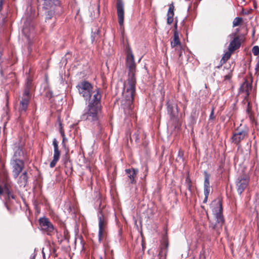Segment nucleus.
Listing matches in <instances>:
<instances>
[{"instance_id":"nucleus-36","label":"nucleus","mask_w":259,"mask_h":259,"mask_svg":"<svg viewBox=\"0 0 259 259\" xmlns=\"http://www.w3.org/2000/svg\"><path fill=\"white\" fill-rule=\"evenodd\" d=\"M53 145L54 147V151L56 150H59V147H58V143L56 139H54L53 141Z\"/></svg>"},{"instance_id":"nucleus-38","label":"nucleus","mask_w":259,"mask_h":259,"mask_svg":"<svg viewBox=\"0 0 259 259\" xmlns=\"http://www.w3.org/2000/svg\"><path fill=\"white\" fill-rule=\"evenodd\" d=\"M22 152L21 149H20L19 147L17 150L15 152L14 154V158H17V157H19L20 156Z\"/></svg>"},{"instance_id":"nucleus-21","label":"nucleus","mask_w":259,"mask_h":259,"mask_svg":"<svg viewBox=\"0 0 259 259\" xmlns=\"http://www.w3.org/2000/svg\"><path fill=\"white\" fill-rule=\"evenodd\" d=\"M47 11L45 13V21L46 22H49L50 20H53L52 21L55 22L56 18L55 17V14L57 10L54 9H49L47 10Z\"/></svg>"},{"instance_id":"nucleus-22","label":"nucleus","mask_w":259,"mask_h":259,"mask_svg":"<svg viewBox=\"0 0 259 259\" xmlns=\"http://www.w3.org/2000/svg\"><path fill=\"white\" fill-rule=\"evenodd\" d=\"M108 236V228H99L98 239L100 242L106 240Z\"/></svg>"},{"instance_id":"nucleus-39","label":"nucleus","mask_w":259,"mask_h":259,"mask_svg":"<svg viewBox=\"0 0 259 259\" xmlns=\"http://www.w3.org/2000/svg\"><path fill=\"white\" fill-rule=\"evenodd\" d=\"M174 16H167V23L168 25H171L174 21Z\"/></svg>"},{"instance_id":"nucleus-53","label":"nucleus","mask_w":259,"mask_h":259,"mask_svg":"<svg viewBox=\"0 0 259 259\" xmlns=\"http://www.w3.org/2000/svg\"><path fill=\"white\" fill-rule=\"evenodd\" d=\"M88 167L89 168V169L90 171H91V167H90V166H89V167Z\"/></svg>"},{"instance_id":"nucleus-15","label":"nucleus","mask_w":259,"mask_h":259,"mask_svg":"<svg viewBox=\"0 0 259 259\" xmlns=\"http://www.w3.org/2000/svg\"><path fill=\"white\" fill-rule=\"evenodd\" d=\"M42 8L45 10L62 9V3L60 0H44Z\"/></svg>"},{"instance_id":"nucleus-9","label":"nucleus","mask_w":259,"mask_h":259,"mask_svg":"<svg viewBox=\"0 0 259 259\" xmlns=\"http://www.w3.org/2000/svg\"><path fill=\"white\" fill-rule=\"evenodd\" d=\"M248 132L246 130H240L238 128L235 130L231 137L232 142L238 147H240V142L244 139L247 138Z\"/></svg>"},{"instance_id":"nucleus-4","label":"nucleus","mask_w":259,"mask_h":259,"mask_svg":"<svg viewBox=\"0 0 259 259\" xmlns=\"http://www.w3.org/2000/svg\"><path fill=\"white\" fill-rule=\"evenodd\" d=\"M76 88L80 96H81L84 100L90 101L93 92V85L88 81L83 80L78 83Z\"/></svg>"},{"instance_id":"nucleus-46","label":"nucleus","mask_w":259,"mask_h":259,"mask_svg":"<svg viewBox=\"0 0 259 259\" xmlns=\"http://www.w3.org/2000/svg\"><path fill=\"white\" fill-rule=\"evenodd\" d=\"M4 1L5 0H0V12L3 9Z\"/></svg>"},{"instance_id":"nucleus-28","label":"nucleus","mask_w":259,"mask_h":259,"mask_svg":"<svg viewBox=\"0 0 259 259\" xmlns=\"http://www.w3.org/2000/svg\"><path fill=\"white\" fill-rule=\"evenodd\" d=\"M65 172L68 176H71L73 172V166L72 163H66L64 165Z\"/></svg>"},{"instance_id":"nucleus-25","label":"nucleus","mask_w":259,"mask_h":259,"mask_svg":"<svg viewBox=\"0 0 259 259\" xmlns=\"http://www.w3.org/2000/svg\"><path fill=\"white\" fill-rule=\"evenodd\" d=\"M60 154L61 152L60 150L54 151L53 159L51 162L50 164V166L51 168H53L55 166L57 162L58 161L60 158Z\"/></svg>"},{"instance_id":"nucleus-44","label":"nucleus","mask_w":259,"mask_h":259,"mask_svg":"<svg viewBox=\"0 0 259 259\" xmlns=\"http://www.w3.org/2000/svg\"><path fill=\"white\" fill-rule=\"evenodd\" d=\"M204 195H205V198H204V199L203 200V203H206L207 201V199H208V195H209V192H204Z\"/></svg>"},{"instance_id":"nucleus-1","label":"nucleus","mask_w":259,"mask_h":259,"mask_svg":"<svg viewBox=\"0 0 259 259\" xmlns=\"http://www.w3.org/2000/svg\"><path fill=\"white\" fill-rule=\"evenodd\" d=\"M126 68L127 69V79L126 83H124L125 91L123 96L128 104L132 103L136 94V63L131 49L128 47L126 51Z\"/></svg>"},{"instance_id":"nucleus-14","label":"nucleus","mask_w":259,"mask_h":259,"mask_svg":"<svg viewBox=\"0 0 259 259\" xmlns=\"http://www.w3.org/2000/svg\"><path fill=\"white\" fill-rule=\"evenodd\" d=\"M117 14L119 24L121 28L123 26L124 12L123 9V3L122 0H117L116 2Z\"/></svg>"},{"instance_id":"nucleus-47","label":"nucleus","mask_w":259,"mask_h":259,"mask_svg":"<svg viewBox=\"0 0 259 259\" xmlns=\"http://www.w3.org/2000/svg\"><path fill=\"white\" fill-rule=\"evenodd\" d=\"M177 23H178V21L176 20L175 22V25H174V28H175L174 31H178L177 30V27H178Z\"/></svg>"},{"instance_id":"nucleus-51","label":"nucleus","mask_w":259,"mask_h":259,"mask_svg":"<svg viewBox=\"0 0 259 259\" xmlns=\"http://www.w3.org/2000/svg\"><path fill=\"white\" fill-rule=\"evenodd\" d=\"M242 2H241V4L245 3V0H241Z\"/></svg>"},{"instance_id":"nucleus-16","label":"nucleus","mask_w":259,"mask_h":259,"mask_svg":"<svg viewBox=\"0 0 259 259\" xmlns=\"http://www.w3.org/2000/svg\"><path fill=\"white\" fill-rule=\"evenodd\" d=\"M93 93H94L93 99H90L89 101V104L92 106H98L99 107H102L101 104V99L102 98V93L101 89L97 88L95 91H93Z\"/></svg>"},{"instance_id":"nucleus-2","label":"nucleus","mask_w":259,"mask_h":259,"mask_svg":"<svg viewBox=\"0 0 259 259\" xmlns=\"http://www.w3.org/2000/svg\"><path fill=\"white\" fill-rule=\"evenodd\" d=\"M87 111L81 116L82 120H88L93 124H96L98 132L102 133V127L100 123L102 117V107L88 105Z\"/></svg>"},{"instance_id":"nucleus-26","label":"nucleus","mask_w":259,"mask_h":259,"mask_svg":"<svg viewBox=\"0 0 259 259\" xmlns=\"http://www.w3.org/2000/svg\"><path fill=\"white\" fill-rule=\"evenodd\" d=\"M185 183L187 185V189L190 192L191 195H193L194 193V189H193V187L192 185V182L191 179L190 178L189 175L187 176V177L186 178Z\"/></svg>"},{"instance_id":"nucleus-11","label":"nucleus","mask_w":259,"mask_h":259,"mask_svg":"<svg viewBox=\"0 0 259 259\" xmlns=\"http://www.w3.org/2000/svg\"><path fill=\"white\" fill-rule=\"evenodd\" d=\"M11 163L13 165L14 177L17 178L24 168V162L22 160L15 158L12 161Z\"/></svg>"},{"instance_id":"nucleus-32","label":"nucleus","mask_w":259,"mask_h":259,"mask_svg":"<svg viewBox=\"0 0 259 259\" xmlns=\"http://www.w3.org/2000/svg\"><path fill=\"white\" fill-rule=\"evenodd\" d=\"M243 20L241 17H236L233 21V27L237 26L240 25L242 22Z\"/></svg>"},{"instance_id":"nucleus-43","label":"nucleus","mask_w":259,"mask_h":259,"mask_svg":"<svg viewBox=\"0 0 259 259\" xmlns=\"http://www.w3.org/2000/svg\"><path fill=\"white\" fill-rule=\"evenodd\" d=\"M28 28L26 27H24L23 30H22V32L23 33H24L26 36L27 37H29V35L28 34Z\"/></svg>"},{"instance_id":"nucleus-41","label":"nucleus","mask_w":259,"mask_h":259,"mask_svg":"<svg viewBox=\"0 0 259 259\" xmlns=\"http://www.w3.org/2000/svg\"><path fill=\"white\" fill-rule=\"evenodd\" d=\"M214 107H212L211 109V113L209 116V119L214 120L215 119V117L214 115Z\"/></svg>"},{"instance_id":"nucleus-54","label":"nucleus","mask_w":259,"mask_h":259,"mask_svg":"<svg viewBox=\"0 0 259 259\" xmlns=\"http://www.w3.org/2000/svg\"><path fill=\"white\" fill-rule=\"evenodd\" d=\"M100 259H103L102 257L100 256Z\"/></svg>"},{"instance_id":"nucleus-17","label":"nucleus","mask_w":259,"mask_h":259,"mask_svg":"<svg viewBox=\"0 0 259 259\" xmlns=\"http://www.w3.org/2000/svg\"><path fill=\"white\" fill-rule=\"evenodd\" d=\"M126 175H127V177L128 178V183L129 184H136V178L137 177V175L138 173V169L131 168L128 169H126L125 170Z\"/></svg>"},{"instance_id":"nucleus-7","label":"nucleus","mask_w":259,"mask_h":259,"mask_svg":"<svg viewBox=\"0 0 259 259\" xmlns=\"http://www.w3.org/2000/svg\"><path fill=\"white\" fill-rule=\"evenodd\" d=\"M166 105L168 114L170 116V119L173 120L175 122V127H176L178 126L179 122V109L178 105L177 103L172 100H168L166 103Z\"/></svg>"},{"instance_id":"nucleus-27","label":"nucleus","mask_w":259,"mask_h":259,"mask_svg":"<svg viewBox=\"0 0 259 259\" xmlns=\"http://www.w3.org/2000/svg\"><path fill=\"white\" fill-rule=\"evenodd\" d=\"M140 133V131L139 130H136L134 133L131 135L130 136V140L131 142L134 141L136 143L139 142L140 138L139 135Z\"/></svg>"},{"instance_id":"nucleus-29","label":"nucleus","mask_w":259,"mask_h":259,"mask_svg":"<svg viewBox=\"0 0 259 259\" xmlns=\"http://www.w3.org/2000/svg\"><path fill=\"white\" fill-rule=\"evenodd\" d=\"M100 34L99 29H97L96 31L94 32H92L91 35L92 42H94L95 41H97L98 39V36Z\"/></svg>"},{"instance_id":"nucleus-30","label":"nucleus","mask_w":259,"mask_h":259,"mask_svg":"<svg viewBox=\"0 0 259 259\" xmlns=\"http://www.w3.org/2000/svg\"><path fill=\"white\" fill-rule=\"evenodd\" d=\"M20 179H22L24 184L25 186L27 183L28 179V173L26 171H25L22 173V175L20 176Z\"/></svg>"},{"instance_id":"nucleus-13","label":"nucleus","mask_w":259,"mask_h":259,"mask_svg":"<svg viewBox=\"0 0 259 259\" xmlns=\"http://www.w3.org/2000/svg\"><path fill=\"white\" fill-rule=\"evenodd\" d=\"M30 99V96H25L22 95L21 100L20 101V105L19 107V112L20 116H23V115H26Z\"/></svg>"},{"instance_id":"nucleus-34","label":"nucleus","mask_w":259,"mask_h":259,"mask_svg":"<svg viewBox=\"0 0 259 259\" xmlns=\"http://www.w3.org/2000/svg\"><path fill=\"white\" fill-rule=\"evenodd\" d=\"M252 51L254 56L258 55L259 54V47L257 46H254Z\"/></svg>"},{"instance_id":"nucleus-49","label":"nucleus","mask_w":259,"mask_h":259,"mask_svg":"<svg viewBox=\"0 0 259 259\" xmlns=\"http://www.w3.org/2000/svg\"><path fill=\"white\" fill-rule=\"evenodd\" d=\"M257 67H259V60L257 62L256 69H257Z\"/></svg>"},{"instance_id":"nucleus-10","label":"nucleus","mask_w":259,"mask_h":259,"mask_svg":"<svg viewBox=\"0 0 259 259\" xmlns=\"http://www.w3.org/2000/svg\"><path fill=\"white\" fill-rule=\"evenodd\" d=\"M238 31L239 29H237V32H233L229 35V37L232 40L228 46V50H230V51L233 52L238 49L241 44L240 36L238 34Z\"/></svg>"},{"instance_id":"nucleus-20","label":"nucleus","mask_w":259,"mask_h":259,"mask_svg":"<svg viewBox=\"0 0 259 259\" xmlns=\"http://www.w3.org/2000/svg\"><path fill=\"white\" fill-rule=\"evenodd\" d=\"M32 80L30 77H28L27 78L24 87V92L22 94L23 96L31 97L30 92L32 87Z\"/></svg>"},{"instance_id":"nucleus-48","label":"nucleus","mask_w":259,"mask_h":259,"mask_svg":"<svg viewBox=\"0 0 259 259\" xmlns=\"http://www.w3.org/2000/svg\"><path fill=\"white\" fill-rule=\"evenodd\" d=\"M66 140H67V139L65 138V137H63L62 144L63 145H64V143Z\"/></svg>"},{"instance_id":"nucleus-8","label":"nucleus","mask_w":259,"mask_h":259,"mask_svg":"<svg viewBox=\"0 0 259 259\" xmlns=\"http://www.w3.org/2000/svg\"><path fill=\"white\" fill-rule=\"evenodd\" d=\"M249 181V177L246 174H242L238 177L235 184L237 192L239 195H241L248 187Z\"/></svg>"},{"instance_id":"nucleus-19","label":"nucleus","mask_w":259,"mask_h":259,"mask_svg":"<svg viewBox=\"0 0 259 259\" xmlns=\"http://www.w3.org/2000/svg\"><path fill=\"white\" fill-rule=\"evenodd\" d=\"M99 228H108V219L100 210L98 214Z\"/></svg>"},{"instance_id":"nucleus-24","label":"nucleus","mask_w":259,"mask_h":259,"mask_svg":"<svg viewBox=\"0 0 259 259\" xmlns=\"http://www.w3.org/2000/svg\"><path fill=\"white\" fill-rule=\"evenodd\" d=\"M233 53V52L230 51V50H228V51L224 54L222 59L220 61V64L219 66H217V68H220L224 64H225L230 58Z\"/></svg>"},{"instance_id":"nucleus-37","label":"nucleus","mask_w":259,"mask_h":259,"mask_svg":"<svg viewBox=\"0 0 259 259\" xmlns=\"http://www.w3.org/2000/svg\"><path fill=\"white\" fill-rule=\"evenodd\" d=\"M63 160L64 165H65L67 162L71 163V160H70L69 156L67 154H65L64 157L63 158Z\"/></svg>"},{"instance_id":"nucleus-31","label":"nucleus","mask_w":259,"mask_h":259,"mask_svg":"<svg viewBox=\"0 0 259 259\" xmlns=\"http://www.w3.org/2000/svg\"><path fill=\"white\" fill-rule=\"evenodd\" d=\"M175 7L174 3H172L169 5V9L167 13V16H174Z\"/></svg>"},{"instance_id":"nucleus-5","label":"nucleus","mask_w":259,"mask_h":259,"mask_svg":"<svg viewBox=\"0 0 259 259\" xmlns=\"http://www.w3.org/2000/svg\"><path fill=\"white\" fill-rule=\"evenodd\" d=\"M0 188L1 189L0 196L5 193L7 195L8 200L10 198L15 199L16 196L14 195L12 189V183L9 176L4 175V177L0 179Z\"/></svg>"},{"instance_id":"nucleus-33","label":"nucleus","mask_w":259,"mask_h":259,"mask_svg":"<svg viewBox=\"0 0 259 259\" xmlns=\"http://www.w3.org/2000/svg\"><path fill=\"white\" fill-rule=\"evenodd\" d=\"M178 158H179V159H176L177 161H179V160H182L183 161H184V152H183V151L182 150H180L179 151L178 155Z\"/></svg>"},{"instance_id":"nucleus-3","label":"nucleus","mask_w":259,"mask_h":259,"mask_svg":"<svg viewBox=\"0 0 259 259\" xmlns=\"http://www.w3.org/2000/svg\"><path fill=\"white\" fill-rule=\"evenodd\" d=\"M223 205L222 200H219L217 204V206L213 209V213L216 219L215 224L211 223L209 227L213 230V233L216 237L220 235L222 230L223 226L225 223V219L223 214Z\"/></svg>"},{"instance_id":"nucleus-6","label":"nucleus","mask_w":259,"mask_h":259,"mask_svg":"<svg viewBox=\"0 0 259 259\" xmlns=\"http://www.w3.org/2000/svg\"><path fill=\"white\" fill-rule=\"evenodd\" d=\"M41 230L48 235L52 236L55 234L56 230L49 219L43 217L38 220Z\"/></svg>"},{"instance_id":"nucleus-45","label":"nucleus","mask_w":259,"mask_h":259,"mask_svg":"<svg viewBox=\"0 0 259 259\" xmlns=\"http://www.w3.org/2000/svg\"><path fill=\"white\" fill-rule=\"evenodd\" d=\"M143 168H144V172H145V175H144V178H145L147 175L148 167L147 165H145Z\"/></svg>"},{"instance_id":"nucleus-42","label":"nucleus","mask_w":259,"mask_h":259,"mask_svg":"<svg viewBox=\"0 0 259 259\" xmlns=\"http://www.w3.org/2000/svg\"><path fill=\"white\" fill-rule=\"evenodd\" d=\"M60 134L62 137H65L64 131V130L63 129V127H62V124L61 123H60Z\"/></svg>"},{"instance_id":"nucleus-18","label":"nucleus","mask_w":259,"mask_h":259,"mask_svg":"<svg viewBox=\"0 0 259 259\" xmlns=\"http://www.w3.org/2000/svg\"><path fill=\"white\" fill-rule=\"evenodd\" d=\"M171 46L172 48L177 47L178 50L179 52V57H180L182 55V46L180 41L179 37V32L178 31H174V38L171 41Z\"/></svg>"},{"instance_id":"nucleus-40","label":"nucleus","mask_w":259,"mask_h":259,"mask_svg":"<svg viewBox=\"0 0 259 259\" xmlns=\"http://www.w3.org/2000/svg\"><path fill=\"white\" fill-rule=\"evenodd\" d=\"M232 76V71L230 70V72L227 74L225 75L224 81L227 80H230Z\"/></svg>"},{"instance_id":"nucleus-52","label":"nucleus","mask_w":259,"mask_h":259,"mask_svg":"<svg viewBox=\"0 0 259 259\" xmlns=\"http://www.w3.org/2000/svg\"><path fill=\"white\" fill-rule=\"evenodd\" d=\"M30 259H35V256H33L32 257H31L30 258Z\"/></svg>"},{"instance_id":"nucleus-23","label":"nucleus","mask_w":259,"mask_h":259,"mask_svg":"<svg viewBox=\"0 0 259 259\" xmlns=\"http://www.w3.org/2000/svg\"><path fill=\"white\" fill-rule=\"evenodd\" d=\"M204 192H210L209 179L210 175L206 171H204Z\"/></svg>"},{"instance_id":"nucleus-35","label":"nucleus","mask_w":259,"mask_h":259,"mask_svg":"<svg viewBox=\"0 0 259 259\" xmlns=\"http://www.w3.org/2000/svg\"><path fill=\"white\" fill-rule=\"evenodd\" d=\"M247 102V107L246 109V112L248 114H250L251 113V106L250 105V101L249 99H248V101H245Z\"/></svg>"},{"instance_id":"nucleus-50","label":"nucleus","mask_w":259,"mask_h":259,"mask_svg":"<svg viewBox=\"0 0 259 259\" xmlns=\"http://www.w3.org/2000/svg\"><path fill=\"white\" fill-rule=\"evenodd\" d=\"M185 196L186 197V198L187 199L188 198V196H187V193H185Z\"/></svg>"},{"instance_id":"nucleus-12","label":"nucleus","mask_w":259,"mask_h":259,"mask_svg":"<svg viewBox=\"0 0 259 259\" xmlns=\"http://www.w3.org/2000/svg\"><path fill=\"white\" fill-rule=\"evenodd\" d=\"M251 90V83H250L247 79H245V81L242 83V84L240 86L239 90V94H245L243 101H248V99H249V96L250 95V92Z\"/></svg>"}]
</instances>
